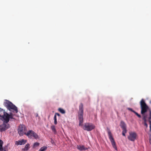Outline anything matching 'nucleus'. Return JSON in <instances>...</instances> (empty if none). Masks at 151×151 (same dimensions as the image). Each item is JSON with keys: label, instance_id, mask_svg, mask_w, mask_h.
Returning <instances> with one entry per match:
<instances>
[{"label": "nucleus", "instance_id": "obj_1", "mask_svg": "<svg viewBox=\"0 0 151 151\" xmlns=\"http://www.w3.org/2000/svg\"><path fill=\"white\" fill-rule=\"evenodd\" d=\"M1 110L3 111V115L2 116L0 115V119L4 122V123L3 124L0 125V131L2 132L9 127L8 124H5V123H7L8 122L10 119L13 118V116L12 113L9 114L3 111V109H1Z\"/></svg>", "mask_w": 151, "mask_h": 151}, {"label": "nucleus", "instance_id": "obj_2", "mask_svg": "<svg viewBox=\"0 0 151 151\" xmlns=\"http://www.w3.org/2000/svg\"><path fill=\"white\" fill-rule=\"evenodd\" d=\"M140 104L141 108V113L143 116V119L144 120V125L146 127H147V124L146 123L147 121V116L145 114V112L147 111L148 110H149L150 112V116L149 118V121L150 123V126L151 125V111L150 110L145 103L143 99H142L140 102Z\"/></svg>", "mask_w": 151, "mask_h": 151}, {"label": "nucleus", "instance_id": "obj_3", "mask_svg": "<svg viewBox=\"0 0 151 151\" xmlns=\"http://www.w3.org/2000/svg\"><path fill=\"white\" fill-rule=\"evenodd\" d=\"M4 105L9 110H12L15 111L16 112H17L18 110L17 108L9 101L6 100L4 102Z\"/></svg>", "mask_w": 151, "mask_h": 151}, {"label": "nucleus", "instance_id": "obj_4", "mask_svg": "<svg viewBox=\"0 0 151 151\" xmlns=\"http://www.w3.org/2000/svg\"><path fill=\"white\" fill-rule=\"evenodd\" d=\"M83 108L82 105H81L79 107V111L78 118L79 121V126H82L83 123Z\"/></svg>", "mask_w": 151, "mask_h": 151}, {"label": "nucleus", "instance_id": "obj_5", "mask_svg": "<svg viewBox=\"0 0 151 151\" xmlns=\"http://www.w3.org/2000/svg\"><path fill=\"white\" fill-rule=\"evenodd\" d=\"M108 134L109 139L113 147L116 150H117V148L116 146V142L113 137L110 131H108Z\"/></svg>", "mask_w": 151, "mask_h": 151}, {"label": "nucleus", "instance_id": "obj_6", "mask_svg": "<svg viewBox=\"0 0 151 151\" xmlns=\"http://www.w3.org/2000/svg\"><path fill=\"white\" fill-rule=\"evenodd\" d=\"M95 127V125L91 123H85L82 127V128L84 130L88 131L92 130V129H94Z\"/></svg>", "mask_w": 151, "mask_h": 151}, {"label": "nucleus", "instance_id": "obj_7", "mask_svg": "<svg viewBox=\"0 0 151 151\" xmlns=\"http://www.w3.org/2000/svg\"><path fill=\"white\" fill-rule=\"evenodd\" d=\"M26 135L30 138L34 137L35 139H37L39 138L37 134L32 130H30L28 131L26 134Z\"/></svg>", "mask_w": 151, "mask_h": 151}, {"label": "nucleus", "instance_id": "obj_8", "mask_svg": "<svg viewBox=\"0 0 151 151\" xmlns=\"http://www.w3.org/2000/svg\"><path fill=\"white\" fill-rule=\"evenodd\" d=\"M27 128L24 125L19 126L18 129V133L20 136H22L24 134H25L27 133Z\"/></svg>", "mask_w": 151, "mask_h": 151}, {"label": "nucleus", "instance_id": "obj_9", "mask_svg": "<svg viewBox=\"0 0 151 151\" xmlns=\"http://www.w3.org/2000/svg\"><path fill=\"white\" fill-rule=\"evenodd\" d=\"M137 134L136 132H129V135L127 137L129 140L133 142L137 139Z\"/></svg>", "mask_w": 151, "mask_h": 151}, {"label": "nucleus", "instance_id": "obj_10", "mask_svg": "<svg viewBox=\"0 0 151 151\" xmlns=\"http://www.w3.org/2000/svg\"><path fill=\"white\" fill-rule=\"evenodd\" d=\"M27 141V140L25 139H20L16 141L15 142V144L17 145H24L26 142Z\"/></svg>", "mask_w": 151, "mask_h": 151}, {"label": "nucleus", "instance_id": "obj_11", "mask_svg": "<svg viewBox=\"0 0 151 151\" xmlns=\"http://www.w3.org/2000/svg\"><path fill=\"white\" fill-rule=\"evenodd\" d=\"M77 148L80 151L86 150L88 149L87 148L85 147L83 145H77Z\"/></svg>", "mask_w": 151, "mask_h": 151}, {"label": "nucleus", "instance_id": "obj_12", "mask_svg": "<svg viewBox=\"0 0 151 151\" xmlns=\"http://www.w3.org/2000/svg\"><path fill=\"white\" fill-rule=\"evenodd\" d=\"M120 126L123 129H126V126L125 123L123 122H121Z\"/></svg>", "mask_w": 151, "mask_h": 151}, {"label": "nucleus", "instance_id": "obj_13", "mask_svg": "<svg viewBox=\"0 0 151 151\" xmlns=\"http://www.w3.org/2000/svg\"><path fill=\"white\" fill-rule=\"evenodd\" d=\"M30 147V145L29 144H27L25 146V147L24 149H22L24 151L27 150Z\"/></svg>", "mask_w": 151, "mask_h": 151}, {"label": "nucleus", "instance_id": "obj_14", "mask_svg": "<svg viewBox=\"0 0 151 151\" xmlns=\"http://www.w3.org/2000/svg\"><path fill=\"white\" fill-rule=\"evenodd\" d=\"M40 145V143H39L38 142H35L34 143V144L33 145L32 147L33 148H35L36 147H38Z\"/></svg>", "mask_w": 151, "mask_h": 151}, {"label": "nucleus", "instance_id": "obj_15", "mask_svg": "<svg viewBox=\"0 0 151 151\" xmlns=\"http://www.w3.org/2000/svg\"><path fill=\"white\" fill-rule=\"evenodd\" d=\"M47 149V146H44L41 147L39 150L38 151H45Z\"/></svg>", "mask_w": 151, "mask_h": 151}, {"label": "nucleus", "instance_id": "obj_16", "mask_svg": "<svg viewBox=\"0 0 151 151\" xmlns=\"http://www.w3.org/2000/svg\"><path fill=\"white\" fill-rule=\"evenodd\" d=\"M51 128L52 131L54 133H56V131L55 129V127L54 125H52L51 127Z\"/></svg>", "mask_w": 151, "mask_h": 151}, {"label": "nucleus", "instance_id": "obj_17", "mask_svg": "<svg viewBox=\"0 0 151 151\" xmlns=\"http://www.w3.org/2000/svg\"><path fill=\"white\" fill-rule=\"evenodd\" d=\"M58 111L62 114H64L65 113V110L61 108H59L58 109Z\"/></svg>", "mask_w": 151, "mask_h": 151}, {"label": "nucleus", "instance_id": "obj_18", "mask_svg": "<svg viewBox=\"0 0 151 151\" xmlns=\"http://www.w3.org/2000/svg\"><path fill=\"white\" fill-rule=\"evenodd\" d=\"M54 124L55 125H56L57 124V118H56V115H55L54 117Z\"/></svg>", "mask_w": 151, "mask_h": 151}, {"label": "nucleus", "instance_id": "obj_19", "mask_svg": "<svg viewBox=\"0 0 151 151\" xmlns=\"http://www.w3.org/2000/svg\"><path fill=\"white\" fill-rule=\"evenodd\" d=\"M127 132V130L126 129H123L122 134L124 136H125V134Z\"/></svg>", "mask_w": 151, "mask_h": 151}, {"label": "nucleus", "instance_id": "obj_20", "mask_svg": "<svg viewBox=\"0 0 151 151\" xmlns=\"http://www.w3.org/2000/svg\"><path fill=\"white\" fill-rule=\"evenodd\" d=\"M3 143V142L2 141L0 140V150H1L2 149Z\"/></svg>", "mask_w": 151, "mask_h": 151}, {"label": "nucleus", "instance_id": "obj_21", "mask_svg": "<svg viewBox=\"0 0 151 151\" xmlns=\"http://www.w3.org/2000/svg\"><path fill=\"white\" fill-rule=\"evenodd\" d=\"M140 118L141 117V116L139 114L137 113L134 111V112Z\"/></svg>", "mask_w": 151, "mask_h": 151}, {"label": "nucleus", "instance_id": "obj_22", "mask_svg": "<svg viewBox=\"0 0 151 151\" xmlns=\"http://www.w3.org/2000/svg\"><path fill=\"white\" fill-rule=\"evenodd\" d=\"M127 109H128V110L130 111H131L133 112L134 113L135 111H133L131 108H127Z\"/></svg>", "mask_w": 151, "mask_h": 151}, {"label": "nucleus", "instance_id": "obj_23", "mask_svg": "<svg viewBox=\"0 0 151 151\" xmlns=\"http://www.w3.org/2000/svg\"><path fill=\"white\" fill-rule=\"evenodd\" d=\"M56 115H58V116H60V114L58 113H56L55 114V115H56Z\"/></svg>", "mask_w": 151, "mask_h": 151}, {"label": "nucleus", "instance_id": "obj_24", "mask_svg": "<svg viewBox=\"0 0 151 151\" xmlns=\"http://www.w3.org/2000/svg\"><path fill=\"white\" fill-rule=\"evenodd\" d=\"M149 142H150V144L151 145V136H150V138Z\"/></svg>", "mask_w": 151, "mask_h": 151}, {"label": "nucleus", "instance_id": "obj_25", "mask_svg": "<svg viewBox=\"0 0 151 151\" xmlns=\"http://www.w3.org/2000/svg\"><path fill=\"white\" fill-rule=\"evenodd\" d=\"M51 143H52V144H54V141L52 140H51Z\"/></svg>", "mask_w": 151, "mask_h": 151}, {"label": "nucleus", "instance_id": "obj_26", "mask_svg": "<svg viewBox=\"0 0 151 151\" xmlns=\"http://www.w3.org/2000/svg\"><path fill=\"white\" fill-rule=\"evenodd\" d=\"M1 151H6L5 149H2Z\"/></svg>", "mask_w": 151, "mask_h": 151}, {"label": "nucleus", "instance_id": "obj_27", "mask_svg": "<svg viewBox=\"0 0 151 151\" xmlns=\"http://www.w3.org/2000/svg\"><path fill=\"white\" fill-rule=\"evenodd\" d=\"M150 127V129L151 130V126Z\"/></svg>", "mask_w": 151, "mask_h": 151}, {"label": "nucleus", "instance_id": "obj_28", "mask_svg": "<svg viewBox=\"0 0 151 151\" xmlns=\"http://www.w3.org/2000/svg\"><path fill=\"white\" fill-rule=\"evenodd\" d=\"M150 103H151V101L150 102Z\"/></svg>", "mask_w": 151, "mask_h": 151}]
</instances>
